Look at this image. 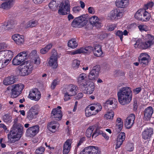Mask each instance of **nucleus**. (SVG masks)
Here are the masks:
<instances>
[{
    "label": "nucleus",
    "instance_id": "nucleus-1",
    "mask_svg": "<svg viewBox=\"0 0 154 154\" xmlns=\"http://www.w3.org/2000/svg\"><path fill=\"white\" fill-rule=\"evenodd\" d=\"M18 119L14 120L12 128L8 135V141L10 143H14L21 137L23 133V127L21 124L17 123Z\"/></svg>",
    "mask_w": 154,
    "mask_h": 154
},
{
    "label": "nucleus",
    "instance_id": "nucleus-2",
    "mask_svg": "<svg viewBox=\"0 0 154 154\" xmlns=\"http://www.w3.org/2000/svg\"><path fill=\"white\" fill-rule=\"evenodd\" d=\"M118 100L122 105L129 104L132 100V92L130 87H123L120 88L117 93Z\"/></svg>",
    "mask_w": 154,
    "mask_h": 154
},
{
    "label": "nucleus",
    "instance_id": "nucleus-3",
    "mask_svg": "<svg viewBox=\"0 0 154 154\" xmlns=\"http://www.w3.org/2000/svg\"><path fill=\"white\" fill-rule=\"evenodd\" d=\"M144 41L142 42L140 39H138L134 44L135 48H139L142 49H146L153 45L154 44V37L148 34L144 37Z\"/></svg>",
    "mask_w": 154,
    "mask_h": 154
},
{
    "label": "nucleus",
    "instance_id": "nucleus-4",
    "mask_svg": "<svg viewBox=\"0 0 154 154\" xmlns=\"http://www.w3.org/2000/svg\"><path fill=\"white\" fill-rule=\"evenodd\" d=\"M24 88V85L20 83L9 86L6 89L7 91H11V97L12 98H14L20 94Z\"/></svg>",
    "mask_w": 154,
    "mask_h": 154
},
{
    "label": "nucleus",
    "instance_id": "nucleus-5",
    "mask_svg": "<svg viewBox=\"0 0 154 154\" xmlns=\"http://www.w3.org/2000/svg\"><path fill=\"white\" fill-rule=\"evenodd\" d=\"M87 15H82L75 19L72 23V26L74 27L83 26L86 25L88 18Z\"/></svg>",
    "mask_w": 154,
    "mask_h": 154
},
{
    "label": "nucleus",
    "instance_id": "nucleus-6",
    "mask_svg": "<svg viewBox=\"0 0 154 154\" xmlns=\"http://www.w3.org/2000/svg\"><path fill=\"white\" fill-rule=\"evenodd\" d=\"M70 11V3L69 1L64 0L60 3L58 13L60 15H66L69 14Z\"/></svg>",
    "mask_w": 154,
    "mask_h": 154
},
{
    "label": "nucleus",
    "instance_id": "nucleus-7",
    "mask_svg": "<svg viewBox=\"0 0 154 154\" xmlns=\"http://www.w3.org/2000/svg\"><path fill=\"white\" fill-rule=\"evenodd\" d=\"M58 56L57 52L55 50L52 51V55L48 62V65L53 69H56L58 66Z\"/></svg>",
    "mask_w": 154,
    "mask_h": 154
},
{
    "label": "nucleus",
    "instance_id": "nucleus-8",
    "mask_svg": "<svg viewBox=\"0 0 154 154\" xmlns=\"http://www.w3.org/2000/svg\"><path fill=\"white\" fill-rule=\"evenodd\" d=\"M19 74L22 76L27 75L31 73L33 69V65L31 63H27L24 66H20L18 67Z\"/></svg>",
    "mask_w": 154,
    "mask_h": 154
},
{
    "label": "nucleus",
    "instance_id": "nucleus-9",
    "mask_svg": "<svg viewBox=\"0 0 154 154\" xmlns=\"http://www.w3.org/2000/svg\"><path fill=\"white\" fill-rule=\"evenodd\" d=\"M28 53L26 51L21 52L13 59L12 63L14 65H18L23 62L26 58Z\"/></svg>",
    "mask_w": 154,
    "mask_h": 154
},
{
    "label": "nucleus",
    "instance_id": "nucleus-10",
    "mask_svg": "<svg viewBox=\"0 0 154 154\" xmlns=\"http://www.w3.org/2000/svg\"><path fill=\"white\" fill-rule=\"evenodd\" d=\"M38 105H34L26 113V118L28 120H31L36 118L38 113Z\"/></svg>",
    "mask_w": 154,
    "mask_h": 154
},
{
    "label": "nucleus",
    "instance_id": "nucleus-11",
    "mask_svg": "<svg viewBox=\"0 0 154 154\" xmlns=\"http://www.w3.org/2000/svg\"><path fill=\"white\" fill-rule=\"evenodd\" d=\"M77 82L81 88L87 85V84L89 82L87 81V77L86 74L82 73L78 75L77 77Z\"/></svg>",
    "mask_w": 154,
    "mask_h": 154
},
{
    "label": "nucleus",
    "instance_id": "nucleus-12",
    "mask_svg": "<svg viewBox=\"0 0 154 154\" xmlns=\"http://www.w3.org/2000/svg\"><path fill=\"white\" fill-rule=\"evenodd\" d=\"M80 154H100V153L97 147L89 146L85 148Z\"/></svg>",
    "mask_w": 154,
    "mask_h": 154
},
{
    "label": "nucleus",
    "instance_id": "nucleus-13",
    "mask_svg": "<svg viewBox=\"0 0 154 154\" xmlns=\"http://www.w3.org/2000/svg\"><path fill=\"white\" fill-rule=\"evenodd\" d=\"M28 97L30 99L37 101L40 99L41 94L37 88H35L30 91Z\"/></svg>",
    "mask_w": 154,
    "mask_h": 154
},
{
    "label": "nucleus",
    "instance_id": "nucleus-14",
    "mask_svg": "<svg viewBox=\"0 0 154 154\" xmlns=\"http://www.w3.org/2000/svg\"><path fill=\"white\" fill-rule=\"evenodd\" d=\"M61 107L58 106L57 108L53 109L51 113V116L56 120H60L61 119L62 114L60 110Z\"/></svg>",
    "mask_w": 154,
    "mask_h": 154
},
{
    "label": "nucleus",
    "instance_id": "nucleus-15",
    "mask_svg": "<svg viewBox=\"0 0 154 154\" xmlns=\"http://www.w3.org/2000/svg\"><path fill=\"white\" fill-rule=\"evenodd\" d=\"M39 131V126L37 125H34L27 129L26 134L27 137H33L38 133Z\"/></svg>",
    "mask_w": 154,
    "mask_h": 154
},
{
    "label": "nucleus",
    "instance_id": "nucleus-16",
    "mask_svg": "<svg viewBox=\"0 0 154 154\" xmlns=\"http://www.w3.org/2000/svg\"><path fill=\"white\" fill-rule=\"evenodd\" d=\"M123 13L119 9H115L111 11L110 13V17L112 20L120 19L123 16Z\"/></svg>",
    "mask_w": 154,
    "mask_h": 154
},
{
    "label": "nucleus",
    "instance_id": "nucleus-17",
    "mask_svg": "<svg viewBox=\"0 0 154 154\" xmlns=\"http://www.w3.org/2000/svg\"><path fill=\"white\" fill-rule=\"evenodd\" d=\"M93 48L91 46H88L85 48H82L71 52V54L75 55L82 53H89L93 51Z\"/></svg>",
    "mask_w": 154,
    "mask_h": 154
},
{
    "label": "nucleus",
    "instance_id": "nucleus-18",
    "mask_svg": "<svg viewBox=\"0 0 154 154\" xmlns=\"http://www.w3.org/2000/svg\"><path fill=\"white\" fill-rule=\"evenodd\" d=\"M118 103L116 99L114 98H110L107 100L104 103L105 107H109L111 109H116Z\"/></svg>",
    "mask_w": 154,
    "mask_h": 154
},
{
    "label": "nucleus",
    "instance_id": "nucleus-19",
    "mask_svg": "<svg viewBox=\"0 0 154 154\" xmlns=\"http://www.w3.org/2000/svg\"><path fill=\"white\" fill-rule=\"evenodd\" d=\"M135 119V115L133 114H130L125 119V125L127 128H130L133 125Z\"/></svg>",
    "mask_w": 154,
    "mask_h": 154
},
{
    "label": "nucleus",
    "instance_id": "nucleus-20",
    "mask_svg": "<svg viewBox=\"0 0 154 154\" xmlns=\"http://www.w3.org/2000/svg\"><path fill=\"white\" fill-rule=\"evenodd\" d=\"M81 88L84 93L88 94H91L94 90L95 86L93 83L90 85L88 82L87 84V85L83 86Z\"/></svg>",
    "mask_w": 154,
    "mask_h": 154
},
{
    "label": "nucleus",
    "instance_id": "nucleus-21",
    "mask_svg": "<svg viewBox=\"0 0 154 154\" xmlns=\"http://www.w3.org/2000/svg\"><path fill=\"white\" fill-rule=\"evenodd\" d=\"M149 57V56L147 53H141L139 57V63L142 65L148 64Z\"/></svg>",
    "mask_w": 154,
    "mask_h": 154
},
{
    "label": "nucleus",
    "instance_id": "nucleus-22",
    "mask_svg": "<svg viewBox=\"0 0 154 154\" xmlns=\"http://www.w3.org/2000/svg\"><path fill=\"white\" fill-rule=\"evenodd\" d=\"M153 111V108L150 106L146 108L143 111V119L146 121L149 120L152 117Z\"/></svg>",
    "mask_w": 154,
    "mask_h": 154
},
{
    "label": "nucleus",
    "instance_id": "nucleus-23",
    "mask_svg": "<svg viewBox=\"0 0 154 154\" xmlns=\"http://www.w3.org/2000/svg\"><path fill=\"white\" fill-rule=\"evenodd\" d=\"M12 38L15 42L18 45H23L24 42V36L19 34H15L12 35Z\"/></svg>",
    "mask_w": 154,
    "mask_h": 154
},
{
    "label": "nucleus",
    "instance_id": "nucleus-24",
    "mask_svg": "<svg viewBox=\"0 0 154 154\" xmlns=\"http://www.w3.org/2000/svg\"><path fill=\"white\" fill-rule=\"evenodd\" d=\"M153 133V129L152 128H149L145 129L142 134L143 138L144 140L149 139Z\"/></svg>",
    "mask_w": 154,
    "mask_h": 154
},
{
    "label": "nucleus",
    "instance_id": "nucleus-25",
    "mask_svg": "<svg viewBox=\"0 0 154 154\" xmlns=\"http://www.w3.org/2000/svg\"><path fill=\"white\" fill-rule=\"evenodd\" d=\"M78 89L77 86L74 85L70 84L67 86L65 91L72 96L75 95Z\"/></svg>",
    "mask_w": 154,
    "mask_h": 154
},
{
    "label": "nucleus",
    "instance_id": "nucleus-26",
    "mask_svg": "<svg viewBox=\"0 0 154 154\" xmlns=\"http://www.w3.org/2000/svg\"><path fill=\"white\" fill-rule=\"evenodd\" d=\"M125 134L124 132L120 133L118 136L116 148H119L125 138Z\"/></svg>",
    "mask_w": 154,
    "mask_h": 154
},
{
    "label": "nucleus",
    "instance_id": "nucleus-27",
    "mask_svg": "<svg viewBox=\"0 0 154 154\" xmlns=\"http://www.w3.org/2000/svg\"><path fill=\"white\" fill-rule=\"evenodd\" d=\"M15 77L13 75L5 78L3 81V84L5 85H8L14 83L16 81Z\"/></svg>",
    "mask_w": 154,
    "mask_h": 154
},
{
    "label": "nucleus",
    "instance_id": "nucleus-28",
    "mask_svg": "<svg viewBox=\"0 0 154 154\" xmlns=\"http://www.w3.org/2000/svg\"><path fill=\"white\" fill-rule=\"evenodd\" d=\"M115 4L118 8H125L129 4V0H116Z\"/></svg>",
    "mask_w": 154,
    "mask_h": 154
},
{
    "label": "nucleus",
    "instance_id": "nucleus-29",
    "mask_svg": "<svg viewBox=\"0 0 154 154\" xmlns=\"http://www.w3.org/2000/svg\"><path fill=\"white\" fill-rule=\"evenodd\" d=\"M90 23L93 26H95L97 28H99L101 26V24L99 22V19L97 17L94 16L89 19Z\"/></svg>",
    "mask_w": 154,
    "mask_h": 154
},
{
    "label": "nucleus",
    "instance_id": "nucleus-30",
    "mask_svg": "<svg viewBox=\"0 0 154 154\" xmlns=\"http://www.w3.org/2000/svg\"><path fill=\"white\" fill-rule=\"evenodd\" d=\"M14 0H9L7 2L2 3L0 5V8L4 9H9L14 5Z\"/></svg>",
    "mask_w": 154,
    "mask_h": 154
},
{
    "label": "nucleus",
    "instance_id": "nucleus-31",
    "mask_svg": "<svg viewBox=\"0 0 154 154\" xmlns=\"http://www.w3.org/2000/svg\"><path fill=\"white\" fill-rule=\"evenodd\" d=\"M62 0H52L49 4V7L52 10H55L62 2Z\"/></svg>",
    "mask_w": 154,
    "mask_h": 154
},
{
    "label": "nucleus",
    "instance_id": "nucleus-32",
    "mask_svg": "<svg viewBox=\"0 0 154 154\" xmlns=\"http://www.w3.org/2000/svg\"><path fill=\"white\" fill-rule=\"evenodd\" d=\"M93 51L94 55L97 57L101 56L103 54L101 46L99 45L95 46L94 48H93Z\"/></svg>",
    "mask_w": 154,
    "mask_h": 154
},
{
    "label": "nucleus",
    "instance_id": "nucleus-33",
    "mask_svg": "<svg viewBox=\"0 0 154 154\" xmlns=\"http://www.w3.org/2000/svg\"><path fill=\"white\" fill-rule=\"evenodd\" d=\"M71 142L69 140H68L66 141L63 146V154H68L71 148Z\"/></svg>",
    "mask_w": 154,
    "mask_h": 154
},
{
    "label": "nucleus",
    "instance_id": "nucleus-34",
    "mask_svg": "<svg viewBox=\"0 0 154 154\" xmlns=\"http://www.w3.org/2000/svg\"><path fill=\"white\" fill-rule=\"evenodd\" d=\"M67 45L69 48H75L78 46V44L75 38H72L68 41Z\"/></svg>",
    "mask_w": 154,
    "mask_h": 154
},
{
    "label": "nucleus",
    "instance_id": "nucleus-35",
    "mask_svg": "<svg viewBox=\"0 0 154 154\" xmlns=\"http://www.w3.org/2000/svg\"><path fill=\"white\" fill-rule=\"evenodd\" d=\"M14 22L11 20L6 23H5L2 25V28L4 29H7L12 28L13 25L14 24Z\"/></svg>",
    "mask_w": 154,
    "mask_h": 154
},
{
    "label": "nucleus",
    "instance_id": "nucleus-36",
    "mask_svg": "<svg viewBox=\"0 0 154 154\" xmlns=\"http://www.w3.org/2000/svg\"><path fill=\"white\" fill-rule=\"evenodd\" d=\"M144 9L139 10L135 13L134 17L137 19L142 21L143 14Z\"/></svg>",
    "mask_w": 154,
    "mask_h": 154
},
{
    "label": "nucleus",
    "instance_id": "nucleus-37",
    "mask_svg": "<svg viewBox=\"0 0 154 154\" xmlns=\"http://www.w3.org/2000/svg\"><path fill=\"white\" fill-rule=\"evenodd\" d=\"M123 123L120 118H117L116 122V128L118 131H120L122 128Z\"/></svg>",
    "mask_w": 154,
    "mask_h": 154
},
{
    "label": "nucleus",
    "instance_id": "nucleus-38",
    "mask_svg": "<svg viewBox=\"0 0 154 154\" xmlns=\"http://www.w3.org/2000/svg\"><path fill=\"white\" fill-rule=\"evenodd\" d=\"M12 116L10 113L4 115L2 117V120L5 122H10L12 121Z\"/></svg>",
    "mask_w": 154,
    "mask_h": 154
},
{
    "label": "nucleus",
    "instance_id": "nucleus-39",
    "mask_svg": "<svg viewBox=\"0 0 154 154\" xmlns=\"http://www.w3.org/2000/svg\"><path fill=\"white\" fill-rule=\"evenodd\" d=\"M144 13L143 14V18H142V21H147L149 20L151 18L150 14L144 9Z\"/></svg>",
    "mask_w": 154,
    "mask_h": 154
},
{
    "label": "nucleus",
    "instance_id": "nucleus-40",
    "mask_svg": "<svg viewBox=\"0 0 154 154\" xmlns=\"http://www.w3.org/2000/svg\"><path fill=\"white\" fill-rule=\"evenodd\" d=\"M38 24V22L36 20H31L28 22L26 24V27L32 28L35 27Z\"/></svg>",
    "mask_w": 154,
    "mask_h": 154
},
{
    "label": "nucleus",
    "instance_id": "nucleus-41",
    "mask_svg": "<svg viewBox=\"0 0 154 154\" xmlns=\"http://www.w3.org/2000/svg\"><path fill=\"white\" fill-rule=\"evenodd\" d=\"M114 115V112L111 110L108 112L104 115V118L106 119H112Z\"/></svg>",
    "mask_w": 154,
    "mask_h": 154
},
{
    "label": "nucleus",
    "instance_id": "nucleus-42",
    "mask_svg": "<svg viewBox=\"0 0 154 154\" xmlns=\"http://www.w3.org/2000/svg\"><path fill=\"white\" fill-rule=\"evenodd\" d=\"M94 71V69H91L89 73L88 77L90 80L93 81L96 80L97 79L98 77V76L96 75V74L94 73L93 72Z\"/></svg>",
    "mask_w": 154,
    "mask_h": 154
},
{
    "label": "nucleus",
    "instance_id": "nucleus-43",
    "mask_svg": "<svg viewBox=\"0 0 154 154\" xmlns=\"http://www.w3.org/2000/svg\"><path fill=\"white\" fill-rule=\"evenodd\" d=\"M52 44H48L45 48L41 49L40 53L42 54H46L52 48Z\"/></svg>",
    "mask_w": 154,
    "mask_h": 154
},
{
    "label": "nucleus",
    "instance_id": "nucleus-44",
    "mask_svg": "<svg viewBox=\"0 0 154 154\" xmlns=\"http://www.w3.org/2000/svg\"><path fill=\"white\" fill-rule=\"evenodd\" d=\"M94 130V127L93 126H90L87 130L86 132V136L89 138L91 136Z\"/></svg>",
    "mask_w": 154,
    "mask_h": 154
},
{
    "label": "nucleus",
    "instance_id": "nucleus-45",
    "mask_svg": "<svg viewBox=\"0 0 154 154\" xmlns=\"http://www.w3.org/2000/svg\"><path fill=\"white\" fill-rule=\"evenodd\" d=\"M55 126H53L51 124H48V128L50 131L52 132H54L56 131V128H58L59 126V124H56Z\"/></svg>",
    "mask_w": 154,
    "mask_h": 154
},
{
    "label": "nucleus",
    "instance_id": "nucleus-46",
    "mask_svg": "<svg viewBox=\"0 0 154 154\" xmlns=\"http://www.w3.org/2000/svg\"><path fill=\"white\" fill-rule=\"evenodd\" d=\"M138 27L141 32L143 31H147L149 30L148 27L145 24H140L138 26Z\"/></svg>",
    "mask_w": 154,
    "mask_h": 154
},
{
    "label": "nucleus",
    "instance_id": "nucleus-47",
    "mask_svg": "<svg viewBox=\"0 0 154 154\" xmlns=\"http://www.w3.org/2000/svg\"><path fill=\"white\" fill-rule=\"evenodd\" d=\"M80 64V61L79 60H75L72 62V66L74 69H76L79 67Z\"/></svg>",
    "mask_w": 154,
    "mask_h": 154
},
{
    "label": "nucleus",
    "instance_id": "nucleus-48",
    "mask_svg": "<svg viewBox=\"0 0 154 154\" xmlns=\"http://www.w3.org/2000/svg\"><path fill=\"white\" fill-rule=\"evenodd\" d=\"M92 69H94V71L93 72L94 73L96 74L97 76H99V74L100 70V67L99 65H97L93 67Z\"/></svg>",
    "mask_w": 154,
    "mask_h": 154
},
{
    "label": "nucleus",
    "instance_id": "nucleus-49",
    "mask_svg": "<svg viewBox=\"0 0 154 154\" xmlns=\"http://www.w3.org/2000/svg\"><path fill=\"white\" fill-rule=\"evenodd\" d=\"M94 106L95 110V111L94 112V114H96L101 110L102 106L99 103L94 104Z\"/></svg>",
    "mask_w": 154,
    "mask_h": 154
},
{
    "label": "nucleus",
    "instance_id": "nucleus-50",
    "mask_svg": "<svg viewBox=\"0 0 154 154\" xmlns=\"http://www.w3.org/2000/svg\"><path fill=\"white\" fill-rule=\"evenodd\" d=\"M45 150V148L41 146L38 147L35 150L36 154H43Z\"/></svg>",
    "mask_w": 154,
    "mask_h": 154
},
{
    "label": "nucleus",
    "instance_id": "nucleus-51",
    "mask_svg": "<svg viewBox=\"0 0 154 154\" xmlns=\"http://www.w3.org/2000/svg\"><path fill=\"white\" fill-rule=\"evenodd\" d=\"M85 137H82L81 138L79 141L77 146H76L75 149L74 150L75 152H77V149L79 147V146L81 145V144L85 141Z\"/></svg>",
    "mask_w": 154,
    "mask_h": 154
},
{
    "label": "nucleus",
    "instance_id": "nucleus-52",
    "mask_svg": "<svg viewBox=\"0 0 154 154\" xmlns=\"http://www.w3.org/2000/svg\"><path fill=\"white\" fill-rule=\"evenodd\" d=\"M85 115L86 117H88L92 115H95L94 112H92L88 108H87L85 110Z\"/></svg>",
    "mask_w": 154,
    "mask_h": 154
},
{
    "label": "nucleus",
    "instance_id": "nucleus-53",
    "mask_svg": "<svg viewBox=\"0 0 154 154\" xmlns=\"http://www.w3.org/2000/svg\"><path fill=\"white\" fill-rule=\"evenodd\" d=\"M32 61L35 64L39 65L40 63V59L38 56H36V57L32 58Z\"/></svg>",
    "mask_w": 154,
    "mask_h": 154
},
{
    "label": "nucleus",
    "instance_id": "nucleus-54",
    "mask_svg": "<svg viewBox=\"0 0 154 154\" xmlns=\"http://www.w3.org/2000/svg\"><path fill=\"white\" fill-rule=\"evenodd\" d=\"M63 94L64 95V100L66 101H68L70 99V97L72 96V95L69 94L65 91L63 92Z\"/></svg>",
    "mask_w": 154,
    "mask_h": 154
},
{
    "label": "nucleus",
    "instance_id": "nucleus-55",
    "mask_svg": "<svg viewBox=\"0 0 154 154\" xmlns=\"http://www.w3.org/2000/svg\"><path fill=\"white\" fill-rule=\"evenodd\" d=\"M58 84V81L57 79L54 80L51 84V88L52 89H54L56 86Z\"/></svg>",
    "mask_w": 154,
    "mask_h": 154
},
{
    "label": "nucleus",
    "instance_id": "nucleus-56",
    "mask_svg": "<svg viewBox=\"0 0 154 154\" xmlns=\"http://www.w3.org/2000/svg\"><path fill=\"white\" fill-rule=\"evenodd\" d=\"M81 10L79 6H75L72 9L73 13L77 14L79 13Z\"/></svg>",
    "mask_w": 154,
    "mask_h": 154
},
{
    "label": "nucleus",
    "instance_id": "nucleus-57",
    "mask_svg": "<svg viewBox=\"0 0 154 154\" xmlns=\"http://www.w3.org/2000/svg\"><path fill=\"white\" fill-rule=\"evenodd\" d=\"M154 3L152 2H150L145 5L144 6L145 10L148 9H151L153 6Z\"/></svg>",
    "mask_w": 154,
    "mask_h": 154
},
{
    "label": "nucleus",
    "instance_id": "nucleus-58",
    "mask_svg": "<svg viewBox=\"0 0 154 154\" xmlns=\"http://www.w3.org/2000/svg\"><path fill=\"white\" fill-rule=\"evenodd\" d=\"M116 35L119 37L121 41H122L123 33L121 31L118 30L116 32Z\"/></svg>",
    "mask_w": 154,
    "mask_h": 154
},
{
    "label": "nucleus",
    "instance_id": "nucleus-59",
    "mask_svg": "<svg viewBox=\"0 0 154 154\" xmlns=\"http://www.w3.org/2000/svg\"><path fill=\"white\" fill-rule=\"evenodd\" d=\"M30 57L31 58H33L36 57V56H38L37 54V51L35 50H33L30 53Z\"/></svg>",
    "mask_w": 154,
    "mask_h": 154
},
{
    "label": "nucleus",
    "instance_id": "nucleus-60",
    "mask_svg": "<svg viewBox=\"0 0 154 154\" xmlns=\"http://www.w3.org/2000/svg\"><path fill=\"white\" fill-rule=\"evenodd\" d=\"M88 12L91 14H94L95 12V10L94 8L92 7H90L88 8Z\"/></svg>",
    "mask_w": 154,
    "mask_h": 154
},
{
    "label": "nucleus",
    "instance_id": "nucleus-61",
    "mask_svg": "<svg viewBox=\"0 0 154 154\" xmlns=\"http://www.w3.org/2000/svg\"><path fill=\"white\" fill-rule=\"evenodd\" d=\"M141 90V88L140 87H138L133 90L134 92H135L136 94H138Z\"/></svg>",
    "mask_w": 154,
    "mask_h": 154
},
{
    "label": "nucleus",
    "instance_id": "nucleus-62",
    "mask_svg": "<svg viewBox=\"0 0 154 154\" xmlns=\"http://www.w3.org/2000/svg\"><path fill=\"white\" fill-rule=\"evenodd\" d=\"M116 27V25L115 24L109 26V31H112Z\"/></svg>",
    "mask_w": 154,
    "mask_h": 154
},
{
    "label": "nucleus",
    "instance_id": "nucleus-63",
    "mask_svg": "<svg viewBox=\"0 0 154 154\" xmlns=\"http://www.w3.org/2000/svg\"><path fill=\"white\" fill-rule=\"evenodd\" d=\"M45 0H33L34 3L36 4H38L41 3Z\"/></svg>",
    "mask_w": 154,
    "mask_h": 154
},
{
    "label": "nucleus",
    "instance_id": "nucleus-64",
    "mask_svg": "<svg viewBox=\"0 0 154 154\" xmlns=\"http://www.w3.org/2000/svg\"><path fill=\"white\" fill-rule=\"evenodd\" d=\"M83 94L82 93H79L76 96V98L78 99H79L83 97Z\"/></svg>",
    "mask_w": 154,
    "mask_h": 154
}]
</instances>
